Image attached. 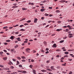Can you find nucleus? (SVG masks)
Listing matches in <instances>:
<instances>
[{
  "instance_id": "1",
  "label": "nucleus",
  "mask_w": 74,
  "mask_h": 74,
  "mask_svg": "<svg viewBox=\"0 0 74 74\" xmlns=\"http://www.w3.org/2000/svg\"><path fill=\"white\" fill-rule=\"evenodd\" d=\"M16 40H17L18 41H21V40L20 39V38H16Z\"/></svg>"
},
{
  "instance_id": "2",
  "label": "nucleus",
  "mask_w": 74,
  "mask_h": 74,
  "mask_svg": "<svg viewBox=\"0 0 74 74\" xmlns=\"http://www.w3.org/2000/svg\"><path fill=\"white\" fill-rule=\"evenodd\" d=\"M37 18H35L34 21V23H37Z\"/></svg>"
},
{
  "instance_id": "3",
  "label": "nucleus",
  "mask_w": 74,
  "mask_h": 74,
  "mask_svg": "<svg viewBox=\"0 0 74 74\" xmlns=\"http://www.w3.org/2000/svg\"><path fill=\"white\" fill-rule=\"evenodd\" d=\"M65 1H64V0H62L61 1H60V3H64V2H65Z\"/></svg>"
},
{
  "instance_id": "4",
  "label": "nucleus",
  "mask_w": 74,
  "mask_h": 74,
  "mask_svg": "<svg viewBox=\"0 0 74 74\" xmlns=\"http://www.w3.org/2000/svg\"><path fill=\"white\" fill-rule=\"evenodd\" d=\"M53 47H54V48H56V44L55 43L53 46Z\"/></svg>"
},
{
  "instance_id": "5",
  "label": "nucleus",
  "mask_w": 74,
  "mask_h": 74,
  "mask_svg": "<svg viewBox=\"0 0 74 74\" xmlns=\"http://www.w3.org/2000/svg\"><path fill=\"white\" fill-rule=\"evenodd\" d=\"M7 57L3 58V59L4 60H7Z\"/></svg>"
},
{
  "instance_id": "6",
  "label": "nucleus",
  "mask_w": 74,
  "mask_h": 74,
  "mask_svg": "<svg viewBox=\"0 0 74 74\" xmlns=\"http://www.w3.org/2000/svg\"><path fill=\"white\" fill-rule=\"evenodd\" d=\"M17 7H18V6H14L12 7V8H17Z\"/></svg>"
},
{
  "instance_id": "7",
  "label": "nucleus",
  "mask_w": 74,
  "mask_h": 74,
  "mask_svg": "<svg viewBox=\"0 0 74 74\" xmlns=\"http://www.w3.org/2000/svg\"><path fill=\"white\" fill-rule=\"evenodd\" d=\"M26 51H30V49L29 48H27L25 49Z\"/></svg>"
},
{
  "instance_id": "8",
  "label": "nucleus",
  "mask_w": 74,
  "mask_h": 74,
  "mask_svg": "<svg viewBox=\"0 0 74 74\" xmlns=\"http://www.w3.org/2000/svg\"><path fill=\"white\" fill-rule=\"evenodd\" d=\"M15 49H11L10 51L12 53V52H14V51Z\"/></svg>"
},
{
  "instance_id": "9",
  "label": "nucleus",
  "mask_w": 74,
  "mask_h": 74,
  "mask_svg": "<svg viewBox=\"0 0 74 74\" xmlns=\"http://www.w3.org/2000/svg\"><path fill=\"white\" fill-rule=\"evenodd\" d=\"M33 73L34 74H36V71L35 70H33Z\"/></svg>"
},
{
  "instance_id": "10",
  "label": "nucleus",
  "mask_w": 74,
  "mask_h": 74,
  "mask_svg": "<svg viewBox=\"0 0 74 74\" xmlns=\"http://www.w3.org/2000/svg\"><path fill=\"white\" fill-rule=\"evenodd\" d=\"M61 30H62L61 29H56V31H57V32H60Z\"/></svg>"
},
{
  "instance_id": "11",
  "label": "nucleus",
  "mask_w": 74,
  "mask_h": 74,
  "mask_svg": "<svg viewBox=\"0 0 74 74\" xmlns=\"http://www.w3.org/2000/svg\"><path fill=\"white\" fill-rule=\"evenodd\" d=\"M74 49H71V50H68V51H71V52H73L74 51Z\"/></svg>"
},
{
  "instance_id": "12",
  "label": "nucleus",
  "mask_w": 74,
  "mask_h": 74,
  "mask_svg": "<svg viewBox=\"0 0 74 74\" xmlns=\"http://www.w3.org/2000/svg\"><path fill=\"white\" fill-rule=\"evenodd\" d=\"M64 41V40H61L59 42L60 43H62V42H63Z\"/></svg>"
},
{
  "instance_id": "13",
  "label": "nucleus",
  "mask_w": 74,
  "mask_h": 74,
  "mask_svg": "<svg viewBox=\"0 0 74 74\" xmlns=\"http://www.w3.org/2000/svg\"><path fill=\"white\" fill-rule=\"evenodd\" d=\"M60 12V11H59V10H57L56 11V12L57 13H59Z\"/></svg>"
},
{
  "instance_id": "14",
  "label": "nucleus",
  "mask_w": 74,
  "mask_h": 74,
  "mask_svg": "<svg viewBox=\"0 0 74 74\" xmlns=\"http://www.w3.org/2000/svg\"><path fill=\"white\" fill-rule=\"evenodd\" d=\"M6 42H10L11 40H7L6 41Z\"/></svg>"
},
{
  "instance_id": "15",
  "label": "nucleus",
  "mask_w": 74,
  "mask_h": 74,
  "mask_svg": "<svg viewBox=\"0 0 74 74\" xmlns=\"http://www.w3.org/2000/svg\"><path fill=\"white\" fill-rule=\"evenodd\" d=\"M25 19H26V18H23L22 19L20 20V21H25Z\"/></svg>"
},
{
  "instance_id": "16",
  "label": "nucleus",
  "mask_w": 74,
  "mask_h": 74,
  "mask_svg": "<svg viewBox=\"0 0 74 74\" xmlns=\"http://www.w3.org/2000/svg\"><path fill=\"white\" fill-rule=\"evenodd\" d=\"M66 63H64V64H62V66H66Z\"/></svg>"
},
{
  "instance_id": "17",
  "label": "nucleus",
  "mask_w": 74,
  "mask_h": 74,
  "mask_svg": "<svg viewBox=\"0 0 74 74\" xmlns=\"http://www.w3.org/2000/svg\"><path fill=\"white\" fill-rule=\"evenodd\" d=\"M18 45H17L14 46V48H18Z\"/></svg>"
},
{
  "instance_id": "18",
  "label": "nucleus",
  "mask_w": 74,
  "mask_h": 74,
  "mask_svg": "<svg viewBox=\"0 0 74 74\" xmlns=\"http://www.w3.org/2000/svg\"><path fill=\"white\" fill-rule=\"evenodd\" d=\"M18 64H19V62L18 61H17L16 65H18Z\"/></svg>"
},
{
  "instance_id": "19",
  "label": "nucleus",
  "mask_w": 74,
  "mask_h": 74,
  "mask_svg": "<svg viewBox=\"0 0 74 74\" xmlns=\"http://www.w3.org/2000/svg\"><path fill=\"white\" fill-rule=\"evenodd\" d=\"M65 54H66V55H68V54H69V52H64Z\"/></svg>"
},
{
  "instance_id": "20",
  "label": "nucleus",
  "mask_w": 74,
  "mask_h": 74,
  "mask_svg": "<svg viewBox=\"0 0 74 74\" xmlns=\"http://www.w3.org/2000/svg\"><path fill=\"white\" fill-rule=\"evenodd\" d=\"M41 11H42V12H43V11H45V9H41L40 10Z\"/></svg>"
},
{
  "instance_id": "21",
  "label": "nucleus",
  "mask_w": 74,
  "mask_h": 74,
  "mask_svg": "<svg viewBox=\"0 0 74 74\" xmlns=\"http://www.w3.org/2000/svg\"><path fill=\"white\" fill-rule=\"evenodd\" d=\"M22 73H26V71H22Z\"/></svg>"
},
{
  "instance_id": "22",
  "label": "nucleus",
  "mask_w": 74,
  "mask_h": 74,
  "mask_svg": "<svg viewBox=\"0 0 74 74\" xmlns=\"http://www.w3.org/2000/svg\"><path fill=\"white\" fill-rule=\"evenodd\" d=\"M7 28H8V27H7V26H5L3 27V29H7Z\"/></svg>"
},
{
  "instance_id": "23",
  "label": "nucleus",
  "mask_w": 74,
  "mask_h": 74,
  "mask_svg": "<svg viewBox=\"0 0 74 74\" xmlns=\"http://www.w3.org/2000/svg\"><path fill=\"white\" fill-rule=\"evenodd\" d=\"M43 43H44V44L45 45H47V42H46V41H44L43 42Z\"/></svg>"
},
{
  "instance_id": "24",
  "label": "nucleus",
  "mask_w": 74,
  "mask_h": 74,
  "mask_svg": "<svg viewBox=\"0 0 74 74\" xmlns=\"http://www.w3.org/2000/svg\"><path fill=\"white\" fill-rule=\"evenodd\" d=\"M10 69H14V67L12 66L10 67Z\"/></svg>"
},
{
  "instance_id": "25",
  "label": "nucleus",
  "mask_w": 74,
  "mask_h": 74,
  "mask_svg": "<svg viewBox=\"0 0 74 74\" xmlns=\"http://www.w3.org/2000/svg\"><path fill=\"white\" fill-rule=\"evenodd\" d=\"M51 69H52V70H53V68H54V66H52L51 67Z\"/></svg>"
},
{
  "instance_id": "26",
  "label": "nucleus",
  "mask_w": 74,
  "mask_h": 74,
  "mask_svg": "<svg viewBox=\"0 0 74 74\" xmlns=\"http://www.w3.org/2000/svg\"><path fill=\"white\" fill-rule=\"evenodd\" d=\"M26 22H27V23H30L31 22V21L30 20H29V21H27Z\"/></svg>"
},
{
  "instance_id": "27",
  "label": "nucleus",
  "mask_w": 74,
  "mask_h": 74,
  "mask_svg": "<svg viewBox=\"0 0 74 74\" xmlns=\"http://www.w3.org/2000/svg\"><path fill=\"white\" fill-rule=\"evenodd\" d=\"M17 58L19 59V60H21V58L19 57H17Z\"/></svg>"
},
{
  "instance_id": "28",
  "label": "nucleus",
  "mask_w": 74,
  "mask_h": 74,
  "mask_svg": "<svg viewBox=\"0 0 74 74\" xmlns=\"http://www.w3.org/2000/svg\"><path fill=\"white\" fill-rule=\"evenodd\" d=\"M20 31H25V29H20Z\"/></svg>"
},
{
  "instance_id": "29",
  "label": "nucleus",
  "mask_w": 74,
  "mask_h": 74,
  "mask_svg": "<svg viewBox=\"0 0 74 74\" xmlns=\"http://www.w3.org/2000/svg\"><path fill=\"white\" fill-rule=\"evenodd\" d=\"M21 58L22 59H26V58L25 57V56H22L21 57Z\"/></svg>"
},
{
  "instance_id": "30",
  "label": "nucleus",
  "mask_w": 74,
  "mask_h": 74,
  "mask_svg": "<svg viewBox=\"0 0 74 74\" xmlns=\"http://www.w3.org/2000/svg\"><path fill=\"white\" fill-rule=\"evenodd\" d=\"M0 67H3L4 66L0 64Z\"/></svg>"
},
{
  "instance_id": "31",
  "label": "nucleus",
  "mask_w": 74,
  "mask_h": 74,
  "mask_svg": "<svg viewBox=\"0 0 74 74\" xmlns=\"http://www.w3.org/2000/svg\"><path fill=\"white\" fill-rule=\"evenodd\" d=\"M14 36H11V38L12 40V39H13L14 38Z\"/></svg>"
},
{
  "instance_id": "32",
  "label": "nucleus",
  "mask_w": 74,
  "mask_h": 74,
  "mask_svg": "<svg viewBox=\"0 0 74 74\" xmlns=\"http://www.w3.org/2000/svg\"><path fill=\"white\" fill-rule=\"evenodd\" d=\"M21 61L23 62H26V60H22Z\"/></svg>"
},
{
  "instance_id": "33",
  "label": "nucleus",
  "mask_w": 74,
  "mask_h": 74,
  "mask_svg": "<svg viewBox=\"0 0 74 74\" xmlns=\"http://www.w3.org/2000/svg\"><path fill=\"white\" fill-rule=\"evenodd\" d=\"M68 55H66L65 56H64V58H66H66H68Z\"/></svg>"
},
{
  "instance_id": "34",
  "label": "nucleus",
  "mask_w": 74,
  "mask_h": 74,
  "mask_svg": "<svg viewBox=\"0 0 74 74\" xmlns=\"http://www.w3.org/2000/svg\"><path fill=\"white\" fill-rule=\"evenodd\" d=\"M18 66L19 67H22V66L21 65H19Z\"/></svg>"
},
{
  "instance_id": "35",
  "label": "nucleus",
  "mask_w": 74,
  "mask_h": 74,
  "mask_svg": "<svg viewBox=\"0 0 74 74\" xmlns=\"http://www.w3.org/2000/svg\"><path fill=\"white\" fill-rule=\"evenodd\" d=\"M18 71L19 73H22V71Z\"/></svg>"
},
{
  "instance_id": "36",
  "label": "nucleus",
  "mask_w": 74,
  "mask_h": 74,
  "mask_svg": "<svg viewBox=\"0 0 74 74\" xmlns=\"http://www.w3.org/2000/svg\"><path fill=\"white\" fill-rule=\"evenodd\" d=\"M47 1H44L42 2V3H45L47 2Z\"/></svg>"
},
{
  "instance_id": "37",
  "label": "nucleus",
  "mask_w": 74,
  "mask_h": 74,
  "mask_svg": "<svg viewBox=\"0 0 74 74\" xmlns=\"http://www.w3.org/2000/svg\"><path fill=\"white\" fill-rule=\"evenodd\" d=\"M3 51L0 52V55H1V54H3Z\"/></svg>"
},
{
  "instance_id": "38",
  "label": "nucleus",
  "mask_w": 74,
  "mask_h": 74,
  "mask_svg": "<svg viewBox=\"0 0 74 74\" xmlns=\"http://www.w3.org/2000/svg\"><path fill=\"white\" fill-rule=\"evenodd\" d=\"M29 25V24L28 23H25V24H24V25L25 26H26V25Z\"/></svg>"
},
{
  "instance_id": "39",
  "label": "nucleus",
  "mask_w": 74,
  "mask_h": 74,
  "mask_svg": "<svg viewBox=\"0 0 74 74\" xmlns=\"http://www.w3.org/2000/svg\"><path fill=\"white\" fill-rule=\"evenodd\" d=\"M15 34H19V32H15Z\"/></svg>"
},
{
  "instance_id": "40",
  "label": "nucleus",
  "mask_w": 74,
  "mask_h": 74,
  "mask_svg": "<svg viewBox=\"0 0 74 74\" xmlns=\"http://www.w3.org/2000/svg\"><path fill=\"white\" fill-rule=\"evenodd\" d=\"M30 68H32L33 67V66L32 65H30Z\"/></svg>"
},
{
  "instance_id": "41",
  "label": "nucleus",
  "mask_w": 74,
  "mask_h": 74,
  "mask_svg": "<svg viewBox=\"0 0 74 74\" xmlns=\"http://www.w3.org/2000/svg\"><path fill=\"white\" fill-rule=\"evenodd\" d=\"M23 42L24 43H27L28 42L27 41H25Z\"/></svg>"
},
{
  "instance_id": "42",
  "label": "nucleus",
  "mask_w": 74,
  "mask_h": 74,
  "mask_svg": "<svg viewBox=\"0 0 74 74\" xmlns=\"http://www.w3.org/2000/svg\"><path fill=\"white\" fill-rule=\"evenodd\" d=\"M23 26H24V25H20V27H23Z\"/></svg>"
},
{
  "instance_id": "43",
  "label": "nucleus",
  "mask_w": 74,
  "mask_h": 74,
  "mask_svg": "<svg viewBox=\"0 0 74 74\" xmlns=\"http://www.w3.org/2000/svg\"><path fill=\"white\" fill-rule=\"evenodd\" d=\"M66 32H69V29H66V31H65Z\"/></svg>"
},
{
  "instance_id": "44",
  "label": "nucleus",
  "mask_w": 74,
  "mask_h": 74,
  "mask_svg": "<svg viewBox=\"0 0 74 74\" xmlns=\"http://www.w3.org/2000/svg\"><path fill=\"white\" fill-rule=\"evenodd\" d=\"M26 8H22L23 10H26Z\"/></svg>"
},
{
  "instance_id": "45",
  "label": "nucleus",
  "mask_w": 74,
  "mask_h": 74,
  "mask_svg": "<svg viewBox=\"0 0 74 74\" xmlns=\"http://www.w3.org/2000/svg\"><path fill=\"white\" fill-rule=\"evenodd\" d=\"M62 22V21H58V23H61Z\"/></svg>"
},
{
  "instance_id": "46",
  "label": "nucleus",
  "mask_w": 74,
  "mask_h": 74,
  "mask_svg": "<svg viewBox=\"0 0 74 74\" xmlns=\"http://www.w3.org/2000/svg\"><path fill=\"white\" fill-rule=\"evenodd\" d=\"M12 60H13V61H14V62H16V60H15V59H12Z\"/></svg>"
},
{
  "instance_id": "47",
  "label": "nucleus",
  "mask_w": 74,
  "mask_h": 74,
  "mask_svg": "<svg viewBox=\"0 0 74 74\" xmlns=\"http://www.w3.org/2000/svg\"><path fill=\"white\" fill-rule=\"evenodd\" d=\"M4 52H7V51L6 50H3Z\"/></svg>"
},
{
  "instance_id": "48",
  "label": "nucleus",
  "mask_w": 74,
  "mask_h": 74,
  "mask_svg": "<svg viewBox=\"0 0 74 74\" xmlns=\"http://www.w3.org/2000/svg\"><path fill=\"white\" fill-rule=\"evenodd\" d=\"M73 29H74V28H71V27H70V28H69V29H70V30Z\"/></svg>"
},
{
  "instance_id": "49",
  "label": "nucleus",
  "mask_w": 74,
  "mask_h": 74,
  "mask_svg": "<svg viewBox=\"0 0 74 74\" xmlns=\"http://www.w3.org/2000/svg\"><path fill=\"white\" fill-rule=\"evenodd\" d=\"M13 5H17V3H14L13 4Z\"/></svg>"
},
{
  "instance_id": "50",
  "label": "nucleus",
  "mask_w": 74,
  "mask_h": 74,
  "mask_svg": "<svg viewBox=\"0 0 74 74\" xmlns=\"http://www.w3.org/2000/svg\"><path fill=\"white\" fill-rule=\"evenodd\" d=\"M50 62L49 60H47V62H46V63H49Z\"/></svg>"
},
{
  "instance_id": "51",
  "label": "nucleus",
  "mask_w": 74,
  "mask_h": 74,
  "mask_svg": "<svg viewBox=\"0 0 74 74\" xmlns=\"http://www.w3.org/2000/svg\"><path fill=\"white\" fill-rule=\"evenodd\" d=\"M67 37L66 36L65 37L63 38V39H66L67 38Z\"/></svg>"
},
{
  "instance_id": "52",
  "label": "nucleus",
  "mask_w": 74,
  "mask_h": 74,
  "mask_svg": "<svg viewBox=\"0 0 74 74\" xmlns=\"http://www.w3.org/2000/svg\"><path fill=\"white\" fill-rule=\"evenodd\" d=\"M31 62H34V60L32 59L31 60Z\"/></svg>"
},
{
  "instance_id": "53",
  "label": "nucleus",
  "mask_w": 74,
  "mask_h": 74,
  "mask_svg": "<svg viewBox=\"0 0 74 74\" xmlns=\"http://www.w3.org/2000/svg\"><path fill=\"white\" fill-rule=\"evenodd\" d=\"M73 73V72H72V71H70V72L69 73V74H72V73Z\"/></svg>"
},
{
  "instance_id": "54",
  "label": "nucleus",
  "mask_w": 74,
  "mask_h": 74,
  "mask_svg": "<svg viewBox=\"0 0 74 74\" xmlns=\"http://www.w3.org/2000/svg\"><path fill=\"white\" fill-rule=\"evenodd\" d=\"M45 15L46 16H48V15H49V14H48L47 13H46L45 14Z\"/></svg>"
},
{
  "instance_id": "55",
  "label": "nucleus",
  "mask_w": 74,
  "mask_h": 74,
  "mask_svg": "<svg viewBox=\"0 0 74 74\" xmlns=\"http://www.w3.org/2000/svg\"><path fill=\"white\" fill-rule=\"evenodd\" d=\"M4 44H5V45H7L8 44V43H4Z\"/></svg>"
},
{
  "instance_id": "56",
  "label": "nucleus",
  "mask_w": 74,
  "mask_h": 74,
  "mask_svg": "<svg viewBox=\"0 0 74 74\" xmlns=\"http://www.w3.org/2000/svg\"><path fill=\"white\" fill-rule=\"evenodd\" d=\"M33 53H35L36 52V51L35 50H33Z\"/></svg>"
},
{
  "instance_id": "57",
  "label": "nucleus",
  "mask_w": 74,
  "mask_h": 74,
  "mask_svg": "<svg viewBox=\"0 0 74 74\" xmlns=\"http://www.w3.org/2000/svg\"><path fill=\"white\" fill-rule=\"evenodd\" d=\"M13 28V27H9V29H12Z\"/></svg>"
},
{
  "instance_id": "58",
  "label": "nucleus",
  "mask_w": 74,
  "mask_h": 74,
  "mask_svg": "<svg viewBox=\"0 0 74 74\" xmlns=\"http://www.w3.org/2000/svg\"><path fill=\"white\" fill-rule=\"evenodd\" d=\"M62 73H64V74H66V72L64 71H62Z\"/></svg>"
},
{
  "instance_id": "59",
  "label": "nucleus",
  "mask_w": 74,
  "mask_h": 74,
  "mask_svg": "<svg viewBox=\"0 0 74 74\" xmlns=\"http://www.w3.org/2000/svg\"><path fill=\"white\" fill-rule=\"evenodd\" d=\"M49 50V49L48 48H46V51H48Z\"/></svg>"
},
{
  "instance_id": "60",
  "label": "nucleus",
  "mask_w": 74,
  "mask_h": 74,
  "mask_svg": "<svg viewBox=\"0 0 74 74\" xmlns=\"http://www.w3.org/2000/svg\"><path fill=\"white\" fill-rule=\"evenodd\" d=\"M60 51V50L58 49L56 50V51Z\"/></svg>"
},
{
  "instance_id": "61",
  "label": "nucleus",
  "mask_w": 74,
  "mask_h": 74,
  "mask_svg": "<svg viewBox=\"0 0 74 74\" xmlns=\"http://www.w3.org/2000/svg\"><path fill=\"white\" fill-rule=\"evenodd\" d=\"M48 53H49V51H47L45 52V53L46 54Z\"/></svg>"
},
{
  "instance_id": "62",
  "label": "nucleus",
  "mask_w": 74,
  "mask_h": 74,
  "mask_svg": "<svg viewBox=\"0 0 74 74\" xmlns=\"http://www.w3.org/2000/svg\"><path fill=\"white\" fill-rule=\"evenodd\" d=\"M41 71H42V72H44L45 71V70H41Z\"/></svg>"
},
{
  "instance_id": "63",
  "label": "nucleus",
  "mask_w": 74,
  "mask_h": 74,
  "mask_svg": "<svg viewBox=\"0 0 74 74\" xmlns=\"http://www.w3.org/2000/svg\"><path fill=\"white\" fill-rule=\"evenodd\" d=\"M69 36H72V34H69Z\"/></svg>"
},
{
  "instance_id": "64",
  "label": "nucleus",
  "mask_w": 74,
  "mask_h": 74,
  "mask_svg": "<svg viewBox=\"0 0 74 74\" xmlns=\"http://www.w3.org/2000/svg\"><path fill=\"white\" fill-rule=\"evenodd\" d=\"M67 27H69L70 28V27L71 26H70L69 25L67 26Z\"/></svg>"
}]
</instances>
